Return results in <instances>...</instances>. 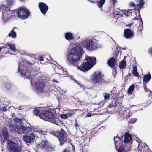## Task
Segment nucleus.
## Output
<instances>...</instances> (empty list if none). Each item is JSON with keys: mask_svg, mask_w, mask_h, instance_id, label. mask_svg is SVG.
I'll use <instances>...</instances> for the list:
<instances>
[{"mask_svg": "<svg viewBox=\"0 0 152 152\" xmlns=\"http://www.w3.org/2000/svg\"><path fill=\"white\" fill-rule=\"evenodd\" d=\"M83 52V48L81 45L77 46L72 49L70 52L68 53L67 60L69 64L73 65L80 70L85 72L88 70L95 64L96 59L95 57H86L84 61L85 62L80 66L78 62L80 61Z\"/></svg>", "mask_w": 152, "mask_h": 152, "instance_id": "1", "label": "nucleus"}, {"mask_svg": "<svg viewBox=\"0 0 152 152\" xmlns=\"http://www.w3.org/2000/svg\"><path fill=\"white\" fill-rule=\"evenodd\" d=\"M50 134L56 136L60 142V144L62 145L67 142L72 146V150L74 152L75 147L72 144L71 139L69 137L67 132L63 129H61L60 131L51 132Z\"/></svg>", "mask_w": 152, "mask_h": 152, "instance_id": "2", "label": "nucleus"}, {"mask_svg": "<svg viewBox=\"0 0 152 152\" xmlns=\"http://www.w3.org/2000/svg\"><path fill=\"white\" fill-rule=\"evenodd\" d=\"M54 111L55 109H46L44 108L43 115H42V119H47L50 122L59 125L61 123V121L59 117L54 114Z\"/></svg>", "mask_w": 152, "mask_h": 152, "instance_id": "3", "label": "nucleus"}, {"mask_svg": "<svg viewBox=\"0 0 152 152\" xmlns=\"http://www.w3.org/2000/svg\"><path fill=\"white\" fill-rule=\"evenodd\" d=\"M34 64V63H31L26 60H23L19 64L18 71L26 77L29 79L31 74L28 67Z\"/></svg>", "mask_w": 152, "mask_h": 152, "instance_id": "4", "label": "nucleus"}, {"mask_svg": "<svg viewBox=\"0 0 152 152\" xmlns=\"http://www.w3.org/2000/svg\"><path fill=\"white\" fill-rule=\"evenodd\" d=\"M103 74L99 71L93 73L91 75V79L94 83L99 85L106 83L105 80L103 79Z\"/></svg>", "mask_w": 152, "mask_h": 152, "instance_id": "5", "label": "nucleus"}, {"mask_svg": "<svg viewBox=\"0 0 152 152\" xmlns=\"http://www.w3.org/2000/svg\"><path fill=\"white\" fill-rule=\"evenodd\" d=\"M83 46L87 49L91 50L97 48V44L91 39H86L82 43Z\"/></svg>", "mask_w": 152, "mask_h": 152, "instance_id": "6", "label": "nucleus"}, {"mask_svg": "<svg viewBox=\"0 0 152 152\" xmlns=\"http://www.w3.org/2000/svg\"><path fill=\"white\" fill-rule=\"evenodd\" d=\"M18 9L17 14L18 17L20 18L24 19L29 16L30 12L26 8L20 7Z\"/></svg>", "mask_w": 152, "mask_h": 152, "instance_id": "7", "label": "nucleus"}, {"mask_svg": "<svg viewBox=\"0 0 152 152\" xmlns=\"http://www.w3.org/2000/svg\"><path fill=\"white\" fill-rule=\"evenodd\" d=\"M45 86V80L44 79H39L37 81L35 87L36 89L39 92H43L44 88Z\"/></svg>", "mask_w": 152, "mask_h": 152, "instance_id": "8", "label": "nucleus"}, {"mask_svg": "<svg viewBox=\"0 0 152 152\" xmlns=\"http://www.w3.org/2000/svg\"><path fill=\"white\" fill-rule=\"evenodd\" d=\"M8 147L11 152H15L17 151L18 148L20 147V145L12 140L8 141Z\"/></svg>", "mask_w": 152, "mask_h": 152, "instance_id": "9", "label": "nucleus"}, {"mask_svg": "<svg viewBox=\"0 0 152 152\" xmlns=\"http://www.w3.org/2000/svg\"><path fill=\"white\" fill-rule=\"evenodd\" d=\"M6 5H3L1 6V9L2 10L8 11L10 10V8H11L15 4L14 0H7Z\"/></svg>", "mask_w": 152, "mask_h": 152, "instance_id": "10", "label": "nucleus"}, {"mask_svg": "<svg viewBox=\"0 0 152 152\" xmlns=\"http://www.w3.org/2000/svg\"><path fill=\"white\" fill-rule=\"evenodd\" d=\"M44 110V108L43 107L35 108L33 111L34 115L36 116H39L42 119V115H43Z\"/></svg>", "mask_w": 152, "mask_h": 152, "instance_id": "11", "label": "nucleus"}, {"mask_svg": "<svg viewBox=\"0 0 152 152\" xmlns=\"http://www.w3.org/2000/svg\"><path fill=\"white\" fill-rule=\"evenodd\" d=\"M38 7L41 13L45 15L49 8L48 6L45 3L40 2L39 3Z\"/></svg>", "mask_w": 152, "mask_h": 152, "instance_id": "12", "label": "nucleus"}, {"mask_svg": "<svg viewBox=\"0 0 152 152\" xmlns=\"http://www.w3.org/2000/svg\"><path fill=\"white\" fill-rule=\"evenodd\" d=\"M124 36L126 39H131L134 36V32L130 29L126 28L124 31Z\"/></svg>", "mask_w": 152, "mask_h": 152, "instance_id": "13", "label": "nucleus"}, {"mask_svg": "<svg viewBox=\"0 0 152 152\" xmlns=\"http://www.w3.org/2000/svg\"><path fill=\"white\" fill-rule=\"evenodd\" d=\"M35 137V135L33 133H31L30 134H27L24 136L23 139L26 142L31 143L34 141Z\"/></svg>", "mask_w": 152, "mask_h": 152, "instance_id": "14", "label": "nucleus"}, {"mask_svg": "<svg viewBox=\"0 0 152 152\" xmlns=\"http://www.w3.org/2000/svg\"><path fill=\"white\" fill-rule=\"evenodd\" d=\"M49 143V142L46 141H42L40 143L38 144L37 148L45 149Z\"/></svg>", "mask_w": 152, "mask_h": 152, "instance_id": "15", "label": "nucleus"}, {"mask_svg": "<svg viewBox=\"0 0 152 152\" xmlns=\"http://www.w3.org/2000/svg\"><path fill=\"white\" fill-rule=\"evenodd\" d=\"M124 136V142L125 143H127L129 142L132 139L131 134L126 132Z\"/></svg>", "mask_w": 152, "mask_h": 152, "instance_id": "16", "label": "nucleus"}, {"mask_svg": "<svg viewBox=\"0 0 152 152\" xmlns=\"http://www.w3.org/2000/svg\"><path fill=\"white\" fill-rule=\"evenodd\" d=\"M17 132L19 134L26 133L25 131V127L23 126V125L17 126Z\"/></svg>", "mask_w": 152, "mask_h": 152, "instance_id": "17", "label": "nucleus"}, {"mask_svg": "<svg viewBox=\"0 0 152 152\" xmlns=\"http://www.w3.org/2000/svg\"><path fill=\"white\" fill-rule=\"evenodd\" d=\"M151 78V76L150 73H148L147 74L145 75L143 79V83L147 84L149 82Z\"/></svg>", "mask_w": 152, "mask_h": 152, "instance_id": "18", "label": "nucleus"}, {"mask_svg": "<svg viewBox=\"0 0 152 152\" xmlns=\"http://www.w3.org/2000/svg\"><path fill=\"white\" fill-rule=\"evenodd\" d=\"M65 39L68 41L72 40L74 38V37L73 36L72 34L69 32L65 33Z\"/></svg>", "mask_w": 152, "mask_h": 152, "instance_id": "19", "label": "nucleus"}, {"mask_svg": "<svg viewBox=\"0 0 152 152\" xmlns=\"http://www.w3.org/2000/svg\"><path fill=\"white\" fill-rule=\"evenodd\" d=\"M2 135L5 140L7 139L9 137L7 129L6 127L3 128L2 129Z\"/></svg>", "mask_w": 152, "mask_h": 152, "instance_id": "20", "label": "nucleus"}, {"mask_svg": "<svg viewBox=\"0 0 152 152\" xmlns=\"http://www.w3.org/2000/svg\"><path fill=\"white\" fill-rule=\"evenodd\" d=\"M125 58V57H124V59L120 62L119 65V68L122 69H124L126 67V63Z\"/></svg>", "mask_w": 152, "mask_h": 152, "instance_id": "21", "label": "nucleus"}, {"mask_svg": "<svg viewBox=\"0 0 152 152\" xmlns=\"http://www.w3.org/2000/svg\"><path fill=\"white\" fill-rule=\"evenodd\" d=\"M108 63L110 66L113 67L115 64V60L113 57H112L108 61Z\"/></svg>", "mask_w": 152, "mask_h": 152, "instance_id": "22", "label": "nucleus"}, {"mask_svg": "<svg viewBox=\"0 0 152 152\" xmlns=\"http://www.w3.org/2000/svg\"><path fill=\"white\" fill-rule=\"evenodd\" d=\"M7 11L2 12L3 16L2 18L4 21L6 22L9 19L10 15H9Z\"/></svg>", "mask_w": 152, "mask_h": 152, "instance_id": "23", "label": "nucleus"}, {"mask_svg": "<svg viewBox=\"0 0 152 152\" xmlns=\"http://www.w3.org/2000/svg\"><path fill=\"white\" fill-rule=\"evenodd\" d=\"M14 123L16 126L22 125V119L17 117H15L14 119Z\"/></svg>", "mask_w": 152, "mask_h": 152, "instance_id": "24", "label": "nucleus"}, {"mask_svg": "<svg viewBox=\"0 0 152 152\" xmlns=\"http://www.w3.org/2000/svg\"><path fill=\"white\" fill-rule=\"evenodd\" d=\"M9 130L12 132H17V126L13 124H10L9 126Z\"/></svg>", "mask_w": 152, "mask_h": 152, "instance_id": "25", "label": "nucleus"}, {"mask_svg": "<svg viewBox=\"0 0 152 152\" xmlns=\"http://www.w3.org/2000/svg\"><path fill=\"white\" fill-rule=\"evenodd\" d=\"M78 110V109H75L70 110L69 113H67V115L68 117L73 116L75 114L76 112Z\"/></svg>", "mask_w": 152, "mask_h": 152, "instance_id": "26", "label": "nucleus"}, {"mask_svg": "<svg viewBox=\"0 0 152 152\" xmlns=\"http://www.w3.org/2000/svg\"><path fill=\"white\" fill-rule=\"evenodd\" d=\"M144 4V2L143 0H140V1L139 4L137 5L134 9L136 10H137L139 8L142 7Z\"/></svg>", "mask_w": 152, "mask_h": 152, "instance_id": "27", "label": "nucleus"}, {"mask_svg": "<svg viewBox=\"0 0 152 152\" xmlns=\"http://www.w3.org/2000/svg\"><path fill=\"white\" fill-rule=\"evenodd\" d=\"M135 88L134 85L132 84L129 88L127 91L128 93L129 94H131L132 92L133 91Z\"/></svg>", "mask_w": 152, "mask_h": 152, "instance_id": "28", "label": "nucleus"}, {"mask_svg": "<svg viewBox=\"0 0 152 152\" xmlns=\"http://www.w3.org/2000/svg\"><path fill=\"white\" fill-rule=\"evenodd\" d=\"M13 28L11 32L8 35V36L10 37H12L13 38H15L16 36V32L14 31Z\"/></svg>", "mask_w": 152, "mask_h": 152, "instance_id": "29", "label": "nucleus"}, {"mask_svg": "<svg viewBox=\"0 0 152 152\" xmlns=\"http://www.w3.org/2000/svg\"><path fill=\"white\" fill-rule=\"evenodd\" d=\"M132 73L135 76L138 77L139 75L137 71L136 66H135L133 67Z\"/></svg>", "mask_w": 152, "mask_h": 152, "instance_id": "30", "label": "nucleus"}, {"mask_svg": "<svg viewBox=\"0 0 152 152\" xmlns=\"http://www.w3.org/2000/svg\"><path fill=\"white\" fill-rule=\"evenodd\" d=\"M106 0H99L98 2L97 5L99 8H102L103 4L105 2Z\"/></svg>", "mask_w": 152, "mask_h": 152, "instance_id": "31", "label": "nucleus"}, {"mask_svg": "<svg viewBox=\"0 0 152 152\" xmlns=\"http://www.w3.org/2000/svg\"><path fill=\"white\" fill-rule=\"evenodd\" d=\"M7 46H9V48L12 50L13 51H15L16 50L15 46V45L12 44L10 43H7Z\"/></svg>", "mask_w": 152, "mask_h": 152, "instance_id": "32", "label": "nucleus"}, {"mask_svg": "<svg viewBox=\"0 0 152 152\" xmlns=\"http://www.w3.org/2000/svg\"><path fill=\"white\" fill-rule=\"evenodd\" d=\"M46 151L50 152L52 151L53 150V148L52 147L50 143L48 144L46 148L45 149Z\"/></svg>", "mask_w": 152, "mask_h": 152, "instance_id": "33", "label": "nucleus"}, {"mask_svg": "<svg viewBox=\"0 0 152 152\" xmlns=\"http://www.w3.org/2000/svg\"><path fill=\"white\" fill-rule=\"evenodd\" d=\"M143 151L146 152H148L149 151L148 146L146 143H145L144 144V147L143 148Z\"/></svg>", "mask_w": 152, "mask_h": 152, "instance_id": "34", "label": "nucleus"}, {"mask_svg": "<svg viewBox=\"0 0 152 152\" xmlns=\"http://www.w3.org/2000/svg\"><path fill=\"white\" fill-rule=\"evenodd\" d=\"M120 139V138L117 136H115L114 137V144L115 146V148L116 149H117V146L116 145V143L118 142V141H119Z\"/></svg>", "mask_w": 152, "mask_h": 152, "instance_id": "35", "label": "nucleus"}, {"mask_svg": "<svg viewBox=\"0 0 152 152\" xmlns=\"http://www.w3.org/2000/svg\"><path fill=\"white\" fill-rule=\"evenodd\" d=\"M120 13H118L117 11H115L113 12L114 18L118 19L119 18Z\"/></svg>", "mask_w": 152, "mask_h": 152, "instance_id": "36", "label": "nucleus"}, {"mask_svg": "<svg viewBox=\"0 0 152 152\" xmlns=\"http://www.w3.org/2000/svg\"><path fill=\"white\" fill-rule=\"evenodd\" d=\"M118 152H125V146L124 145H121L118 149H117Z\"/></svg>", "mask_w": 152, "mask_h": 152, "instance_id": "37", "label": "nucleus"}, {"mask_svg": "<svg viewBox=\"0 0 152 152\" xmlns=\"http://www.w3.org/2000/svg\"><path fill=\"white\" fill-rule=\"evenodd\" d=\"M32 130V128L29 127H25V131H26V133L27 134L29 132L31 131Z\"/></svg>", "mask_w": 152, "mask_h": 152, "instance_id": "38", "label": "nucleus"}, {"mask_svg": "<svg viewBox=\"0 0 152 152\" xmlns=\"http://www.w3.org/2000/svg\"><path fill=\"white\" fill-rule=\"evenodd\" d=\"M136 121V120L134 118L130 119L128 121V123L129 124H132L134 123Z\"/></svg>", "mask_w": 152, "mask_h": 152, "instance_id": "39", "label": "nucleus"}, {"mask_svg": "<svg viewBox=\"0 0 152 152\" xmlns=\"http://www.w3.org/2000/svg\"><path fill=\"white\" fill-rule=\"evenodd\" d=\"M123 14L126 16H130L131 15L132 12L129 11H127L125 12Z\"/></svg>", "mask_w": 152, "mask_h": 152, "instance_id": "40", "label": "nucleus"}, {"mask_svg": "<svg viewBox=\"0 0 152 152\" xmlns=\"http://www.w3.org/2000/svg\"><path fill=\"white\" fill-rule=\"evenodd\" d=\"M104 96L105 99H108L110 95L108 93H105L104 94Z\"/></svg>", "mask_w": 152, "mask_h": 152, "instance_id": "41", "label": "nucleus"}, {"mask_svg": "<svg viewBox=\"0 0 152 152\" xmlns=\"http://www.w3.org/2000/svg\"><path fill=\"white\" fill-rule=\"evenodd\" d=\"M146 84L145 83H143V86L144 87V89L146 91V92H148V91H149L151 93V91H150L149 89H148L146 87Z\"/></svg>", "mask_w": 152, "mask_h": 152, "instance_id": "42", "label": "nucleus"}, {"mask_svg": "<svg viewBox=\"0 0 152 152\" xmlns=\"http://www.w3.org/2000/svg\"><path fill=\"white\" fill-rule=\"evenodd\" d=\"M61 118L64 119H66L68 117L67 114H62L61 115Z\"/></svg>", "mask_w": 152, "mask_h": 152, "instance_id": "43", "label": "nucleus"}, {"mask_svg": "<svg viewBox=\"0 0 152 152\" xmlns=\"http://www.w3.org/2000/svg\"><path fill=\"white\" fill-rule=\"evenodd\" d=\"M5 87L7 89H10L11 88V84L9 83H7L5 85Z\"/></svg>", "mask_w": 152, "mask_h": 152, "instance_id": "44", "label": "nucleus"}, {"mask_svg": "<svg viewBox=\"0 0 152 152\" xmlns=\"http://www.w3.org/2000/svg\"><path fill=\"white\" fill-rule=\"evenodd\" d=\"M112 98L114 100H115L117 97V95L116 93H113L111 94Z\"/></svg>", "mask_w": 152, "mask_h": 152, "instance_id": "45", "label": "nucleus"}, {"mask_svg": "<svg viewBox=\"0 0 152 152\" xmlns=\"http://www.w3.org/2000/svg\"><path fill=\"white\" fill-rule=\"evenodd\" d=\"M140 25L139 27L140 29H141L143 28V22L142 20H140Z\"/></svg>", "mask_w": 152, "mask_h": 152, "instance_id": "46", "label": "nucleus"}, {"mask_svg": "<svg viewBox=\"0 0 152 152\" xmlns=\"http://www.w3.org/2000/svg\"><path fill=\"white\" fill-rule=\"evenodd\" d=\"M39 133L40 135L43 134V135H46V132H45L44 131H42L41 130L39 129Z\"/></svg>", "mask_w": 152, "mask_h": 152, "instance_id": "47", "label": "nucleus"}, {"mask_svg": "<svg viewBox=\"0 0 152 152\" xmlns=\"http://www.w3.org/2000/svg\"><path fill=\"white\" fill-rule=\"evenodd\" d=\"M75 126H74V127L76 128L77 129V128L78 127V124L77 122V121L75 120Z\"/></svg>", "mask_w": 152, "mask_h": 152, "instance_id": "48", "label": "nucleus"}, {"mask_svg": "<svg viewBox=\"0 0 152 152\" xmlns=\"http://www.w3.org/2000/svg\"><path fill=\"white\" fill-rule=\"evenodd\" d=\"M115 106V105L113 104H110L108 106V107L110 108H113Z\"/></svg>", "mask_w": 152, "mask_h": 152, "instance_id": "49", "label": "nucleus"}, {"mask_svg": "<svg viewBox=\"0 0 152 152\" xmlns=\"http://www.w3.org/2000/svg\"><path fill=\"white\" fill-rule=\"evenodd\" d=\"M63 152H71V151L66 148L64 150Z\"/></svg>", "mask_w": 152, "mask_h": 152, "instance_id": "50", "label": "nucleus"}, {"mask_svg": "<svg viewBox=\"0 0 152 152\" xmlns=\"http://www.w3.org/2000/svg\"><path fill=\"white\" fill-rule=\"evenodd\" d=\"M131 75V74L130 73H129L127 76H125V78L126 79V80H127L129 78V77Z\"/></svg>", "mask_w": 152, "mask_h": 152, "instance_id": "51", "label": "nucleus"}, {"mask_svg": "<svg viewBox=\"0 0 152 152\" xmlns=\"http://www.w3.org/2000/svg\"><path fill=\"white\" fill-rule=\"evenodd\" d=\"M56 98L59 103L61 102V98L59 96H57Z\"/></svg>", "mask_w": 152, "mask_h": 152, "instance_id": "52", "label": "nucleus"}, {"mask_svg": "<svg viewBox=\"0 0 152 152\" xmlns=\"http://www.w3.org/2000/svg\"><path fill=\"white\" fill-rule=\"evenodd\" d=\"M7 107L5 106L3 108H2V110L3 111H6L7 110Z\"/></svg>", "mask_w": 152, "mask_h": 152, "instance_id": "53", "label": "nucleus"}, {"mask_svg": "<svg viewBox=\"0 0 152 152\" xmlns=\"http://www.w3.org/2000/svg\"><path fill=\"white\" fill-rule=\"evenodd\" d=\"M33 129L34 131L37 132H39V129H37V128H33Z\"/></svg>", "mask_w": 152, "mask_h": 152, "instance_id": "54", "label": "nucleus"}, {"mask_svg": "<svg viewBox=\"0 0 152 152\" xmlns=\"http://www.w3.org/2000/svg\"><path fill=\"white\" fill-rule=\"evenodd\" d=\"M149 53L152 55V48H149L148 50Z\"/></svg>", "mask_w": 152, "mask_h": 152, "instance_id": "55", "label": "nucleus"}, {"mask_svg": "<svg viewBox=\"0 0 152 152\" xmlns=\"http://www.w3.org/2000/svg\"><path fill=\"white\" fill-rule=\"evenodd\" d=\"M28 56H30L31 57H32V58H34V57H35V55L33 54H29Z\"/></svg>", "mask_w": 152, "mask_h": 152, "instance_id": "56", "label": "nucleus"}, {"mask_svg": "<svg viewBox=\"0 0 152 152\" xmlns=\"http://www.w3.org/2000/svg\"><path fill=\"white\" fill-rule=\"evenodd\" d=\"M39 60L40 61H43L44 60V59L42 56H41L39 57Z\"/></svg>", "mask_w": 152, "mask_h": 152, "instance_id": "57", "label": "nucleus"}, {"mask_svg": "<svg viewBox=\"0 0 152 152\" xmlns=\"http://www.w3.org/2000/svg\"><path fill=\"white\" fill-rule=\"evenodd\" d=\"M92 115V114L91 113H88L86 115V116L88 117H90Z\"/></svg>", "mask_w": 152, "mask_h": 152, "instance_id": "58", "label": "nucleus"}, {"mask_svg": "<svg viewBox=\"0 0 152 152\" xmlns=\"http://www.w3.org/2000/svg\"><path fill=\"white\" fill-rule=\"evenodd\" d=\"M130 5L131 6H135V4L134 2H131L130 3Z\"/></svg>", "mask_w": 152, "mask_h": 152, "instance_id": "59", "label": "nucleus"}, {"mask_svg": "<svg viewBox=\"0 0 152 152\" xmlns=\"http://www.w3.org/2000/svg\"><path fill=\"white\" fill-rule=\"evenodd\" d=\"M112 1L113 3L114 6L115 3L117 2V1L116 0H112Z\"/></svg>", "mask_w": 152, "mask_h": 152, "instance_id": "60", "label": "nucleus"}, {"mask_svg": "<svg viewBox=\"0 0 152 152\" xmlns=\"http://www.w3.org/2000/svg\"><path fill=\"white\" fill-rule=\"evenodd\" d=\"M138 13H139L138 15V16L139 17L138 18H139L140 19V20H142L140 16V12L138 11Z\"/></svg>", "mask_w": 152, "mask_h": 152, "instance_id": "61", "label": "nucleus"}, {"mask_svg": "<svg viewBox=\"0 0 152 152\" xmlns=\"http://www.w3.org/2000/svg\"><path fill=\"white\" fill-rule=\"evenodd\" d=\"M0 49L1 50L3 48H6V46H3L1 47H0Z\"/></svg>", "mask_w": 152, "mask_h": 152, "instance_id": "62", "label": "nucleus"}, {"mask_svg": "<svg viewBox=\"0 0 152 152\" xmlns=\"http://www.w3.org/2000/svg\"><path fill=\"white\" fill-rule=\"evenodd\" d=\"M137 17H135L133 19V20H138V18H137Z\"/></svg>", "mask_w": 152, "mask_h": 152, "instance_id": "63", "label": "nucleus"}, {"mask_svg": "<svg viewBox=\"0 0 152 152\" xmlns=\"http://www.w3.org/2000/svg\"><path fill=\"white\" fill-rule=\"evenodd\" d=\"M131 24H126V26L129 27H130L131 26Z\"/></svg>", "mask_w": 152, "mask_h": 152, "instance_id": "64", "label": "nucleus"}]
</instances>
